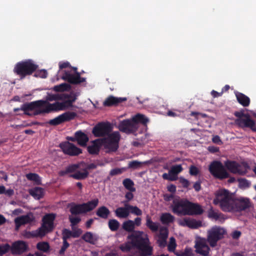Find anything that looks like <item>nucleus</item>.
I'll return each mask as SVG.
<instances>
[{"mask_svg": "<svg viewBox=\"0 0 256 256\" xmlns=\"http://www.w3.org/2000/svg\"><path fill=\"white\" fill-rule=\"evenodd\" d=\"M50 245L47 242H39L36 244V248L44 252H47L50 250Z\"/></svg>", "mask_w": 256, "mask_h": 256, "instance_id": "37998d69", "label": "nucleus"}, {"mask_svg": "<svg viewBox=\"0 0 256 256\" xmlns=\"http://www.w3.org/2000/svg\"><path fill=\"white\" fill-rule=\"evenodd\" d=\"M120 250L123 252H128L130 250L132 246L130 244H122L120 247Z\"/></svg>", "mask_w": 256, "mask_h": 256, "instance_id": "e2e57ef3", "label": "nucleus"}, {"mask_svg": "<svg viewBox=\"0 0 256 256\" xmlns=\"http://www.w3.org/2000/svg\"><path fill=\"white\" fill-rule=\"evenodd\" d=\"M126 100V98H116L110 96L106 99V100L104 102V106H117L119 104L122 103V102Z\"/></svg>", "mask_w": 256, "mask_h": 256, "instance_id": "a878e982", "label": "nucleus"}, {"mask_svg": "<svg viewBox=\"0 0 256 256\" xmlns=\"http://www.w3.org/2000/svg\"><path fill=\"white\" fill-rule=\"evenodd\" d=\"M76 116V112L68 111L59 115L54 119L50 120L48 122V124L51 126H58L64 122L74 120Z\"/></svg>", "mask_w": 256, "mask_h": 256, "instance_id": "4468645a", "label": "nucleus"}, {"mask_svg": "<svg viewBox=\"0 0 256 256\" xmlns=\"http://www.w3.org/2000/svg\"><path fill=\"white\" fill-rule=\"evenodd\" d=\"M52 232V230H50L46 226L42 224L41 226L37 230H34L36 233L35 236L36 237H42L44 236L46 234Z\"/></svg>", "mask_w": 256, "mask_h": 256, "instance_id": "f704fd0d", "label": "nucleus"}, {"mask_svg": "<svg viewBox=\"0 0 256 256\" xmlns=\"http://www.w3.org/2000/svg\"><path fill=\"white\" fill-rule=\"evenodd\" d=\"M120 136L118 132H114L106 137L100 138V145L104 148L107 153L116 152L119 148Z\"/></svg>", "mask_w": 256, "mask_h": 256, "instance_id": "39448f33", "label": "nucleus"}, {"mask_svg": "<svg viewBox=\"0 0 256 256\" xmlns=\"http://www.w3.org/2000/svg\"><path fill=\"white\" fill-rule=\"evenodd\" d=\"M72 237V231L67 228H64L62 230V240H66Z\"/></svg>", "mask_w": 256, "mask_h": 256, "instance_id": "3c124183", "label": "nucleus"}, {"mask_svg": "<svg viewBox=\"0 0 256 256\" xmlns=\"http://www.w3.org/2000/svg\"><path fill=\"white\" fill-rule=\"evenodd\" d=\"M80 168V164H72L69 165L64 170H60L58 172V175L60 176H64L68 174L74 172L70 175V178H72L76 180H85L88 177L89 172L84 169L82 172L78 170Z\"/></svg>", "mask_w": 256, "mask_h": 256, "instance_id": "9d476101", "label": "nucleus"}, {"mask_svg": "<svg viewBox=\"0 0 256 256\" xmlns=\"http://www.w3.org/2000/svg\"><path fill=\"white\" fill-rule=\"evenodd\" d=\"M234 198L228 190L221 189L216 193L214 204H218L224 212H230L232 208Z\"/></svg>", "mask_w": 256, "mask_h": 256, "instance_id": "f03ea898", "label": "nucleus"}, {"mask_svg": "<svg viewBox=\"0 0 256 256\" xmlns=\"http://www.w3.org/2000/svg\"><path fill=\"white\" fill-rule=\"evenodd\" d=\"M62 98L66 99L62 102H56L54 104L48 102V106L43 112L49 114L54 112L66 110L73 106L72 104L76 99L74 95L64 94Z\"/></svg>", "mask_w": 256, "mask_h": 256, "instance_id": "20e7f679", "label": "nucleus"}, {"mask_svg": "<svg viewBox=\"0 0 256 256\" xmlns=\"http://www.w3.org/2000/svg\"><path fill=\"white\" fill-rule=\"evenodd\" d=\"M134 244L140 250H141L146 245L144 239L142 238H136V240L134 242Z\"/></svg>", "mask_w": 256, "mask_h": 256, "instance_id": "49530a36", "label": "nucleus"}, {"mask_svg": "<svg viewBox=\"0 0 256 256\" xmlns=\"http://www.w3.org/2000/svg\"><path fill=\"white\" fill-rule=\"evenodd\" d=\"M178 256H192V251L190 248H185L184 252H180L177 254Z\"/></svg>", "mask_w": 256, "mask_h": 256, "instance_id": "13d9d810", "label": "nucleus"}, {"mask_svg": "<svg viewBox=\"0 0 256 256\" xmlns=\"http://www.w3.org/2000/svg\"><path fill=\"white\" fill-rule=\"evenodd\" d=\"M120 131L126 134H134L136 132L137 128L136 124L132 120H125L122 121L118 126Z\"/></svg>", "mask_w": 256, "mask_h": 256, "instance_id": "f3484780", "label": "nucleus"}, {"mask_svg": "<svg viewBox=\"0 0 256 256\" xmlns=\"http://www.w3.org/2000/svg\"><path fill=\"white\" fill-rule=\"evenodd\" d=\"M226 234V229L220 226H214L207 231L206 242L212 248H214Z\"/></svg>", "mask_w": 256, "mask_h": 256, "instance_id": "6e6552de", "label": "nucleus"}, {"mask_svg": "<svg viewBox=\"0 0 256 256\" xmlns=\"http://www.w3.org/2000/svg\"><path fill=\"white\" fill-rule=\"evenodd\" d=\"M235 122L240 128H248L253 132H256L255 122L250 118V116L248 114L242 119H236Z\"/></svg>", "mask_w": 256, "mask_h": 256, "instance_id": "aec40b11", "label": "nucleus"}, {"mask_svg": "<svg viewBox=\"0 0 256 256\" xmlns=\"http://www.w3.org/2000/svg\"><path fill=\"white\" fill-rule=\"evenodd\" d=\"M48 106V102L44 100H38L30 102H26L22 105V110L24 114L32 116V114L37 116L44 114H47L43 111Z\"/></svg>", "mask_w": 256, "mask_h": 256, "instance_id": "7ed1b4c3", "label": "nucleus"}, {"mask_svg": "<svg viewBox=\"0 0 256 256\" xmlns=\"http://www.w3.org/2000/svg\"><path fill=\"white\" fill-rule=\"evenodd\" d=\"M128 209L130 213L137 216H140L142 214V210L136 206H133L128 204Z\"/></svg>", "mask_w": 256, "mask_h": 256, "instance_id": "a18cd8bd", "label": "nucleus"}, {"mask_svg": "<svg viewBox=\"0 0 256 256\" xmlns=\"http://www.w3.org/2000/svg\"><path fill=\"white\" fill-rule=\"evenodd\" d=\"M68 219L72 226L77 225L81 221L80 218L78 216H70Z\"/></svg>", "mask_w": 256, "mask_h": 256, "instance_id": "5fc2aeb1", "label": "nucleus"}, {"mask_svg": "<svg viewBox=\"0 0 256 256\" xmlns=\"http://www.w3.org/2000/svg\"><path fill=\"white\" fill-rule=\"evenodd\" d=\"M168 234V232L167 228L162 227L160 228V234L156 241L158 246L160 248H163L166 246Z\"/></svg>", "mask_w": 256, "mask_h": 256, "instance_id": "4be33fe9", "label": "nucleus"}, {"mask_svg": "<svg viewBox=\"0 0 256 256\" xmlns=\"http://www.w3.org/2000/svg\"><path fill=\"white\" fill-rule=\"evenodd\" d=\"M174 218L170 213L163 214L160 216V220L164 224H168L172 222Z\"/></svg>", "mask_w": 256, "mask_h": 256, "instance_id": "e433bc0d", "label": "nucleus"}, {"mask_svg": "<svg viewBox=\"0 0 256 256\" xmlns=\"http://www.w3.org/2000/svg\"><path fill=\"white\" fill-rule=\"evenodd\" d=\"M34 220V217L33 214L31 212H30L26 215L17 217L14 219L16 230H18L21 226L30 224Z\"/></svg>", "mask_w": 256, "mask_h": 256, "instance_id": "412c9836", "label": "nucleus"}, {"mask_svg": "<svg viewBox=\"0 0 256 256\" xmlns=\"http://www.w3.org/2000/svg\"><path fill=\"white\" fill-rule=\"evenodd\" d=\"M132 192L130 191L126 193L125 195V198H126V200L124 201L123 204H124V202L128 204V202L134 198V194Z\"/></svg>", "mask_w": 256, "mask_h": 256, "instance_id": "338daca9", "label": "nucleus"}, {"mask_svg": "<svg viewBox=\"0 0 256 256\" xmlns=\"http://www.w3.org/2000/svg\"><path fill=\"white\" fill-rule=\"evenodd\" d=\"M140 256H148L152 254V248L146 245L141 250Z\"/></svg>", "mask_w": 256, "mask_h": 256, "instance_id": "09e8293b", "label": "nucleus"}, {"mask_svg": "<svg viewBox=\"0 0 256 256\" xmlns=\"http://www.w3.org/2000/svg\"><path fill=\"white\" fill-rule=\"evenodd\" d=\"M132 118L136 124V126L137 129L140 124L146 126V124L148 122V120L146 116L140 114H136Z\"/></svg>", "mask_w": 256, "mask_h": 256, "instance_id": "c756f323", "label": "nucleus"}, {"mask_svg": "<svg viewBox=\"0 0 256 256\" xmlns=\"http://www.w3.org/2000/svg\"><path fill=\"white\" fill-rule=\"evenodd\" d=\"M122 228L128 232H132L134 229V222L132 220H128L123 222Z\"/></svg>", "mask_w": 256, "mask_h": 256, "instance_id": "4c0bfd02", "label": "nucleus"}, {"mask_svg": "<svg viewBox=\"0 0 256 256\" xmlns=\"http://www.w3.org/2000/svg\"><path fill=\"white\" fill-rule=\"evenodd\" d=\"M196 252L202 256H208L209 254L210 248L206 244L204 238H200L196 241L194 246Z\"/></svg>", "mask_w": 256, "mask_h": 256, "instance_id": "6ab92c4d", "label": "nucleus"}, {"mask_svg": "<svg viewBox=\"0 0 256 256\" xmlns=\"http://www.w3.org/2000/svg\"><path fill=\"white\" fill-rule=\"evenodd\" d=\"M82 238L85 242L92 244H95L98 240V238L96 236L93 234L92 232H87L82 236Z\"/></svg>", "mask_w": 256, "mask_h": 256, "instance_id": "473e14b6", "label": "nucleus"}, {"mask_svg": "<svg viewBox=\"0 0 256 256\" xmlns=\"http://www.w3.org/2000/svg\"><path fill=\"white\" fill-rule=\"evenodd\" d=\"M47 72L44 70H42L40 71L36 72L34 76L36 77H40L42 78H46L47 77Z\"/></svg>", "mask_w": 256, "mask_h": 256, "instance_id": "680f3d73", "label": "nucleus"}, {"mask_svg": "<svg viewBox=\"0 0 256 256\" xmlns=\"http://www.w3.org/2000/svg\"><path fill=\"white\" fill-rule=\"evenodd\" d=\"M75 134L78 144L82 146H86L89 140L88 136L81 130L76 132Z\"/></svg>", "mask_w": 256, "mask_h": 256, "instance_id": "bb28decb", "label": "nucleus"}, {"mask_svg": "<svg viewBox=\"0 0 256 256\" xmlns=\"http://www.w3.org/2000/svg\"><path fill=\"white\" fill-rule=\"evenodd\" d=\"M146 225L153 232H156L158 230L159 224L158 223L153 222L150 216L148 215H147L146 216Z\"/></svg>", "mask_w": 256, "mask_h": 256, "instance_id": "72a5a7b5", "label": "nucleus"}, {"mask_svg": "<svg viewBox=\"0 0 256 256\" xmlns=\"http://www.w3.org/2000/svg\"><path fill=\"white\" fill-rule=\"evenodd\" d=\"M70 246V244L66 240H62V246L59 251V254L64 255L66 249Z\"/></svg>", "mask_w": 256, "mask_h": 256, "instance_id": "4d7b16f0", "label": "nucleus"}, {"mask_svg": "<svg viewBox=\"0 0 256 256\" xmlns=\"http://www.w3.org/2000/svg\"><path fill=\"white\" fill-rule=\"evenodd\" d=\"M183 168L180 164H176L172 166L170 170V174L173 175H178L179 173L182 172Z\"/></svg>", "mask_w": 256, "mask_h": 256, "instance_id": "c03bdc74", "label": "nucleus"}, {"mask_svg": "<svg viewBox=\"0 0 256 256\" xmlns=\"http://www.w3.org/2000/svg\"><path fill=\"white\" fill-rule=\"evenodd\" d=\"M98 200L95 198L87 202L80 204L71 203L70 212L72 215L86 214L94 210L98 206Z\"/></svg>", "mask_w": 256, "mask_h": 256, "instance_id": "423d86ee", "label": "nucleus"}, {"mask_svg": "<svg viewBox=\"0 0 256 256\" xmlns=\"http://www.w3.org/2000/svg\"><path fill=\"white\" fill-rule=\"evenodd\" d=\"M230 212H240L250 207V202L248 198H234Z\"/></svg>", "mask_w": 256, "mask_h": 256, "instance_id": "a211bd4d", "label": "nucleus"}, {"mask_svg": "<svg viewBox=\"0 0 256 256\" xmlns=\"http://www.w3.org/2000/svg\"><path fill=\"white\" fill-rule=\"evenodd\" d=\"M124 207H118L114 210L116 216L120 218H127L130 214L128 209V204L124 202Z\"/></svg>", "mask_w": 256, "mask_h": 256, "instance_id": "393cba45", "label": "nucleus"}, {"mask_svg": "<svg viewBox=\"0 0 256 256\" xmlns=\"http://www.w3.org/2000/svg\"><path fill=\"white\" fill-rule=\"evenodd\" d=\"M142 162L138 160H132L128 164V168L134 170L138 169L142 165Z\"/></svg>", "mask_w": 256, "mask_h": 256, "instance_id": "864d4df0", "label": "nucleus"}, {"mask_svg": "<svg viewBox=\"0 0 256 256\" xmlns=\"http://www.w3.org/2000/svg\"><path fill=\"white\" fill-rule=\"evenodd\" d=\"M108 226L111 231L116 232L118 230L120 224L116 220L111 219L108 221Z\"/></svg>", "mask_w": 256, "mask_h": 256, "instance_id": "ea45409f", "label": "nucleus"}, {"mask_svg": "<svg viewBox=\"0 0 256 256\" xmlns=\"http://www.w3.org/2000/svg\"><path fill=\"white\" fill-rule=\"evenodd\" d=\"M38 68V66L34 64L31 60H28L17 63L14 66V71L20 76L21 79H23L26 76L32 74Z\"/></svg>", "mask_w": 256, "mask_h": 256, "instance_id": "0eeeda50", "label": "nucleus"}, {"mask_svg": "<svg viewBox=\"0 0 256 256\" xmlns=\"http://www.w3.org/2000/svg\"><path fill=\"white\" fill-rule=\"evenodd\" d=\"M180 182L182 184V186L184 188H188L190 184V182L184 178H180Z\"/></svg>", "mask_w": 256, "mask_h": 256, "instance_id": "0e129e2a", "label": "nucleus"}, {"mask_svg": "<svg viewBox=\"0 0 256 256\" xmlns=\"http://www.w3.org/2000/svg\"><path fill=\"white\" fill-rule=\"evenodd\" d=\"M208 170L214 178L219 180H225L230 176V174L226 168L224 164L218 160H214L210 162L208 166Z\"/></svg>", "mask_w": 256, "mask_h": 256, "instance_id": "1a4fd4ad", "label": "nucleus"}, {"mask_svg": "<svg viewBox=\"0 0 256 256\" xmlns=\"http://www.w3.org/2000/svg\"><path fill=\"white\" fill-rule=\"evenodd\" d=\"M172 212L178 216L200 215L204 212L200 205L187 199H175L172 206Z\"/></svg>", "mask_w": 256, "mask_h": 256, "instance_id": "f257e3e1", "label": "nucleus"}, {"mask_svg": "<svg viewBox=\"0 0 256 256\" xmlns=\"http://www.w3.org/2000/svg\"><path fill=\"white\" fill-rule=\"evenodd\" d=\"M72 68L76 72L75 74H72L69 71L64 70L62 78L73 84H78L86 82V78L80 77V74L76 71L77 68Z\"/></svg>", "mask_w": 256, "mask_h": 256, "instance_id": "ddd939ff", "label": "nucleus"}, {"mask_svg": "<svg viewBox=\"0 0 256 256\" xmlns=\"http://www.w3.org/2000/svg\"><path fill=\"white\" fill-rule=\"evenodd\" d=\"M176 246V240L174 237L170 238L169 244L168 245V249L170 252H174Z\"/></svg>", "mask_w": 256, "mask_h": 256, "instance_id": "de8ad7c7", "label": "nucleus"}, {"mask_svg": "<svg viewBox=\"0 0 256 256\" xmlns=\"http://www.w3.org/2000/svg\"><path fill=\"white\" fill-rule=\"evenodd\" d=\"M62 99V96L58 94H48L46 98V100H44L48 102V101H52Z\"/></svg>", "mask_w": 256, "mask_h": 256, "instance_id": "603ef678", "label": "nucleus"}, {"mask_svg": "<svg viewBox=\"0 0 256 256\" xmlns=\"http://www.w3.org/2000/svg\"><path fill=\"white\" fill-rule=\"evenodd\" d=\"M110 214V211L109 209L105 206L99 207L96 212V214L98 216L104 220L108 218Z\"/></svg>", "mask_w": 256, "mask_h": 256, "instance_id": "7c9ffc66", "label": "nucleus"}, {"mask_svg": "<svg viewBox=\"0 0 256 256\" xmlns=\"http://www.w3.org/2000/svg\"><path fill=\"white\" fill-rule=\"evenodd\" d=\"M100 138L92 141V144L88 146L87 147V150L88 153L91 154H98L100 146H102V145H100Z\"/></svg>", "mask_w": 256, "mask_h": 256, "instance_id": "cd10ccee", "label": "nucleus"}, {"mask_svg": "<svg viewBox=\"0 0 256 256\" xmlns=\"http://www.w3.org/2000/svg\"><path fill=\"white\" fill-rule=\"evenodd\" d=\"M235 94L238 102L243 106L246 107L250 105V99L248 96L238 92H235Z\"/></svg>", "mask_w": 256, "mask_h": 256, "instance_id": "c85d7f7f", "label": "nucleus"}, {"mask_svg": "<svg viewBox=\"0 0 256 256\" xmlns=\"http://www.w3.org/2000/svg\"><path fill=\"white\" fill-rule=\"evenodd\" d=\"M208 216L210 218L218 220V219L222 218L223 214L219 212L218 211H216L212 209H210L208 212Z\"/></svg>", "mask_w": 256, "mask_h": 256, "instance_id": "79ce46f5", "label": "nucleus"}, {"mask_svg": "<svg viewBox=\"0 0 256 256\" xmlns=\"http://www.w3.org/2000/svg\"><path fill=\"white\" fill-rule=\"evenodd\" d=\"M10 251V246L8 244L0 245V256H2L6 253Z\"/></svg>", "mask_w": 256, "mask_h": 256, "instance_id": "8fccbe9b", "label": "nucleus"}, {"mask_svg": "<svg viewBox=\"0 0 256 256\" xmlns=\"http://www.w3.org/2000/svg\"><path fill=\"white\" fill-rule=\"evenodd\" d=\"M224 164L227 170L234 174H238L241 176L245 175L250 166L248 164L244 163L242 166L234 160H227L224 162Z\"/></svg>", "mask_w": 256, "mask_h": 256, "instance_id": "9b49d317", "label": "nucleus"}, {"mask_svg": "<svg viewBox=\"0 0 256 256\" xmlns=\"http://www.w3.org/2000/svg\"><path fill=\"white\" fill-rule=\"evenodd\" d=\"M112 130L110 122H102L98 124L92 129V132L96 137L108 136Z\"/></svg>", "mask_w": 256, "mask_h": 256, "instance_id": "f8f14e48", "label": "nucleus"}, {"mask_svg": "<svg viewBox=\"0 0 256 256\" xmlns=\"http://www.w3.org/2000/svg\"><path fill=\"white\" fill-rule=\"evenodd\" d=\"M238 182L240 187L246 188L250 186V182L246 178H238Z\"/></svg>", "mask_w": 256, "mask_h": 256, "instance_id": "052dcab7", "label": "nucleus"}, {"mask_svg": "<svg viewBox=\"0 0 256 256\" xmlns=\"http://www.w3.org/2000/svg\"><path fill=\"white\" fill-rule=\"evenodd\" d=\"M26 176L28 180L34 182L36 184H42L41 178L37 174L30 172L26 174Z\"/></svg>", "mask_w": 256, "mask_h": 256, "instance_id": "c9c22d12", "label": "nucleus"}, {"mask_svg": "<svg viewBox=\"0 0 256 256\" xmlns=\"http://www.w3.org/2000/svg\"><path fill=\"white\" fill-rule=\"evenodd\" d=\"M28 250L27 243L22 240L14 242L10 246V252L13 255H20Z\"/></svg>", "mask_w": 256, "mask_h": 256, "instance_id": "dca6fc26", "label": "nucleus"}, {"mask_svg": "<svg viewBox=\"0 0 256 256\" xmlns=\"http://www.w3.org/2000/svg\"><path fill=\"white\" fill-rule=\"evenodd\" d=\"M122 184L124 188L130 192H135L136 188L134 187V182L130 178H126L123 180Z\"/></svg>", "mask_w": 256, "mask_h": 256, "instance_id": "58836bf2", "label": "nucleus"}, {"mask_svg": "<svg viewBox=\"0 0 256 256\" xmlns=\"http://www.w3.org/2000/svg\"><path fill=\"white\" fill-rule=\"evenodd\" d=\"M180 224L192 229H196L202 226V222L190 218H184L180 222Z\"/></svg>", "mask_w": 256, "mask_h": 256, "instance_id": "5701e85b", "label": "nucleus"}, {"mask_svg": "<svg viewBox=\"0 0 256 256\" xmlns=\"http://www.w3.org/2000/svg\"><path fill=\"white\" fill-rule=\"evenodd\" d=\"M60 148L64 154L70 156H76L82 153V150L68 142L60 144Z\"/></svg>", "mask_w": 256, "mask_h": 256, "instance_id": "2eb2a0df", "label": "nucleus"}, {"mask_svg": "<svg viewBox=\"0 0 256 256\" xmlns=\"http://www.w3.org/2000/svg\"><path fill=\"white\" fill-rule=\"evenodd\" d=\"M30 194L35 199L40 200L44 195V190L40 187H36L30 191Z\"/></svg>", "mask_w": 256, "mask_h": 256, "instance_id": "2f4dec72", "label": "nucleus"}, {"mask_svg": "<svg viewBox=\"0 0 256 256\" xmlns=\"http://www.w3.org/2000/svg\"><path fill=\"white\" fill-rule=\"evenodd\" d=\"M82 230L80 228H77L76 230H73L72 231V238H78L80 234H82Z\"/></svg>", "mask_w": 256, "mask_h": 256, "instance_id": "69168bd1", "label": "nucleus"}, {"mask_svg": "<svg viewBox=\"0 0 256 256\" xmlns=\"http://www.w3.org/2000/svg\"><path fill=\"white\" fill-rule=\"evenodd\" d=\"M200 172V170L197 167L194 165L190 166L189 168V173L191 176H196Z\"/></svg>", "mask_w": 256, "mask_h": 256, "instance_id": "bf43d9fd", "label": "nucleus"}, {"mask_svg": "<svg viewBox=\"0 0 256 256\" xmlns=\"http://www.w3.org/2000/svg\"><path fill=\"white\" fill-rule=\"evenodd\" d=\"M190 116H194L196 119L198 118V116H201L202 118H205L207 117V114H202L198 112H192Z\"/></svg>", "mask_w": 256, "mask_h": 256, "instance_id": "774afa93", "label": "nucleus"}, {"mask_svg": "<svg viewBox=\"0 0 256 256\" xmlns=\"http://www.w3.org/2000/svg\"><path fill=\"white\" fill-rule=\"evenodd\" d=\"M70 86L66 83H63L59 85L56 86L54 87L53 90L56 92H64L67 91L70 89Z\"/></svg>", "mask_w": 256, "mask_h": 256, "instance_id": "a19ab883", "label": "nucleus"}, {"mask_svg": "<svg viewBox=\"0 0 256 256\" xmlns=\"http://www.w3.org/2000/svg\"><path fill=\"white\" fill-rule=\"evenodd\" d=\"M56 214L54 213L47 214L42 218V224L46 226L50 230H52L54 228V220L56 218Z\"/></svg>", "mask_w": 256, "mask_h": 256, "instance_id": "b1692460", "label": "nucleus"}, {"mask_svg": "<svg viewBox=\"0 0 256 256\" xmlns=\"http://www.w3.org/2000/svg\"><path fill=\"white\" fill-rule=\"evenodd\" d=\"M125 170V168H115L114 169H112L110 172V174L111 176H114L118 174H122L124 170Z\"/></svg>", "mask_w": 256, "mask_h": 256, "instance_id": "6e6d98bb", "label": "nucleus"}]
</instances>
